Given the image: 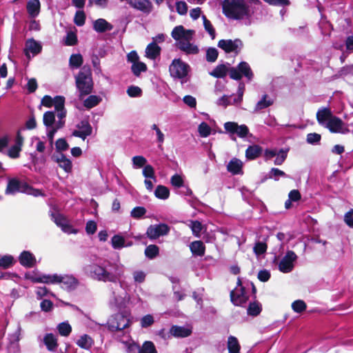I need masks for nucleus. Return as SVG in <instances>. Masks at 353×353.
Returning <instances> with one entry per match:
<instances>
[{
  "mask_svg": "<svg viewBox=\"0 0 353 353\" xmlns=\"http://www.w3.org/2000/svg\"><path fill=\"white\" fill-rule=\"evenodd\" d=\"M154 323V319L152 315L146 314L140 319V325L143 328H146L151 326Z\"/></svg>",
  "mask_w": 353,
  "mask_h": 353,
  "instance_id": "nucleus-50",
  "label": "nucleus"
},
{
  "mask_svg": "<svg viewBox=\"0 0 353 353\" xmlns=\"http://www.w3.org/2000/svg\"><path fill=\"white\" fill-rule=\"evenodd\" d=\"M170 332L176 337H186L191 334V330L185 327L174 325L170 328Z\"/></svg>",
  "mask_w": 353,
  "mask_h": 353,
  "instance_id": "nucleus-28",
  "label": "nucleus"
},
{
  "mask_svg": "<svg viewBox=\"0 0 353 353\" xmlns=\"http://www.w3.org/2000/svg\"><path fill=\"white\" fill-rule=\"evenodd\" d=\"M93 28L96 32L103 33L112 30L113 26L104 19H98L94 22Z\"/></svg>",
  "mask_w": 353,
  "mask_h": 353,
  "instance_id": "nucleus-21",
  "label": "nucleus"
},
{
  "mask_svg": "<svg viewBox=\"0 0 353 353\" xmlns=\"http://www.w3.org/2000/svg\"><path fill=\"white\" fill-rule=\"evenodd\" d=\"M56 111H60L65 108V97L63 96H56L54 98V104Z\"/></svg>",
  "mask_w": 353,
  "mask_h": 353,
  "instance_id": "nucleus-55",
  "label": "nucleus"
},
{
  "mask_svg": "<svg viewBox=\"0 0 353 353\" xmlns=\"http://www.w3.org/2000/svg\"><path fill=\"white\" fill-rule=\"evenodd\" d=\"M325 127L332 133H342L345 134L349 132L347 127H345L344 122L336 116H333L328 122L326 123Z\"/></svg>",
  "mask_w": 353,
  "mask_h": 353,
  "instance_id": "nucleus-14",
  "label": "nucleus"
},
{
  "mask_svg": "<svg viewBox=\"0 0 353 353\" xmlns=\"http://www.w3.org/2000/svg\"><path fill=\"white\" fill-rule=\"evenodd\" d=\"M75 83L79 92V99L92 92L94 82L91 69L89 66L84 65L75 77Z\"/></svg>",
  "mask_w": 353,
  "mask_h": 353,
  "instance_id": "nucleus-3",
  "label": "nucleus"
},
{
  "mask_svg": "<svg viewBox=\"0 0 353 353\" xmlns=\"http://www.w3.org/2000/svg\"><path fill=\"white\" fill-rule=\"evenodd\" d=\"M130 316L122 313L112 316L108 321V325L112 332L125 330L131 325Z\"/></svg>",
  "mask_w": 353,
  "mask_h": 353,
  "instance_id": "nucleus-6",
  "label": "nucleus"
},
{
  "mask_svg": "<svg viewBox=\"0 0 353 353\" xmlns=\"http://www.w3.org/2000/svg\"><path fill=\"white\" fill-rule=\"evenodd\" d=\"M170 232V227L166 223L150 225L146 232L150 239H157L161 236L166 235Z\"/></svg>",
  "mask_w": 353,
  "mask_h": 353,
  "instance_id": "nucleus-12",
  "label": "nucleus"
},
{
  "mask_svg": "<svg viewBox=\"0 0 353 353\" xmlns=\"http://www.w3.org/2000/svg\"><path fill=\"white\" fill-rule=\"evenodd\" d=\"M26 277L34 283H61L65 288H73L77 285L76 279L69 276H59L57 274L33 275L28 274Z\"/></svg>",
  "mask_w": 353,
  "mask_h": 353,
  "instance_id": "nucleus-4",
  "label": "nucleus"
},
{
  "mask_svg": "<svg viewBox=\"0 0 353 353\" xmlns=\"http://www.w3.org/2000/svg\"><path fill=\"white\" fill-rule=\"evenodd\" d=\"M230 299L232 303L237 306L243 305L248 300V295L242 286L240 278H238L236 287L230 292Z\"/></svg>",
  "mask_w": 353,
  "mask_h": 353,
  "instance_id": "nucleus-8",
  "label": "nucleus"
},
{
  "mask_svg": "<svg viewBox=\"0 0 353 353\" xmlns=\"http://www.w3.org/2000/svg\"><path fill=\"white\" fill-rule=\"evenodd\" d=\"M306 307V303L302 300H296L292 303V310L297 313L305 311Z\"/></svg>",
  "mask_w": 353,
  "mask_h": 353,
  "instance_id": "nucleus-49",
  "label": "nucleus"
},
{
  "mask_svg": "<svg viewBox=\"0 0 353 353\" xmlns=\"http://www.w3.org/2000/svg\"><path fill=\"white\" fill-rule=\"evenodd\" d=\"M333 116L330 108H323L317 111L316 120L319 124L323 125L326 121L328 122Z\"/></svg>",
  "mask_w": 353,
  "mask_h": 353,
  "instance_id": "nucleus-22",
  "label": "nucleus"
},
{
  "mask_svg": "<svg viewBox=\"0 0 353 353\" xmlns=\"http://www.w3.org/2000/svg\"><path fill=\"white\" fill-rule=\"evenodd\" d=\"M19 261L20 265H36L37 261L32 253L30 251H23L19 256Z\"/></svg>",
  "mask_w": 353,
  "mask_h": 353,
  "instance_id": "nucleus-23",
  "label": "nucleus"
},
{
  "mask_svg": "<svg viewBox=\"0 0 353 353\" xmlns=\"http://www.w3.org/2000/svg\"><path fill=\"white\" fill-rule=\"evenodd\" d=\"M112 245L114 249H119L124 246L125 239L119 234L114 235L111 239Z\"/></svg>",
  "mask_w": 353,
  "mask_h": 353,
  "instance_id": "nucleus-47",
  "label": "nucleus"
},
{
  "mask_svg": "<svg viewBox=\"0 0 353 353\" xmlns=\"http://www.w3.org/2000/svg\"><path fill=\"white\" fill-rule=\"evenodd\" d=\"M263 148L259 145H252L248 146L245 150V157L249 160H254L262 154Z\"/></svg>",
  "mask_w": 353,
  "mask_h": 353,
  "instance_id": "nucleus-24",
  "label": "nucleus"
},
{
  "mask_svg": "<svg viewBox=\"0 0 353 353\" xmlns=\"http://www.w3.org/2000/svg\"><path fill=\"white\" fill-rule=\"evenodd\" d=\"M147 210L144 207L137 206L130 212V216L135 219H139L145 214Z\"/></svg>",
  "mask_w": 353,
  "mask_h": 353,
  "instance_id": "nucleus-42",
  "label": "nucleus"
},
{
  "mask_svg": "<svg viewBox=\"0 0 353 353\" xmlns=\"http://www.w3.org/2000/svg\"><path fill=\"white\" fill-rule=\"evenodd\" d=\"M43 125L47 128H52L55 123V114L52 111H47L44 112L43 116Z\"/></svg>",
  "mask_w": 353,
  "mask_h": 353,
  "instance_id": "nucleus-34",
  "label": "nucleus"
},
{
  "mask_svg": "<svg viewBox=\"0 0 353 353\" xmlns=\"http://www.w3.org/2000/svg\"><path fill=\"white\" fill-rule=\"evenodd\" d=\"M17 192H21L34 196H42V191L35 189L27 182L19 180L17 178H11L8 180L5 190L6 194H15Z\"/></svg>",
  "mask_w": 353,
  "mask_h": 353,
  "instance_id": "nucleus-5",
  "label": "nucleus"
},
{
  "mask_svg": "<svg viewBox=\"0 0 353 353\" xmlns=\"http://www.w3.org/2000/svg\"><path fill=\"white\" fill-rule=\"evenodd\" d=\"M41 45L34 39H28L26 43L25 50L30 51L33 54H38L41 52Z\"/></svg>",
  "mask_w": 353,
  "mask_h": 353,
  "instance_id": "nucleus-29",
  "label": "nucleus"
},
{
  "mask_svg": "<svg viewBox=\"0 0 353 353\" xmlns=\"http://www.w3.org/2000/svg\"><path fill=\"white\" fill-rule=\"evenodd\" d=\"M176 10L179 14L185 15L188 12V5L185 1H177L176 3Z\"/></svg>",
  "mask_w": 353,
  "mask_h": 353,
  "instance_id": "nucleus-61",
  "label": "nucleus"
},
{
  "mask_svg": "<svg viewBox=\"0 0 353 353\" xmlns=\"http://www.w3.org/2000/svg\"><path fill=\"white\" fill-rule=\"evenodd\" d=\"M161 51V47L155 41H152L145 48V56L150 59L154 60L160 55Z\"/></svg>",
  "mask_w": 353,
  "mask_h": 353,
  "instance_id": "nucleus-19",
  "label": "nucleus"
},
{
  "mask_svg": "<svg viewBox=\"0 0 353 353\" xmlns=\"http://www.w3.org/2000/svg\"><path fill=\"white\" fill-rule=\"evenodd\" d=\"M189 68V65L180 59H175L169 67V72L174 78L183 79L188 75Z\"/></svg>",
  "mask_w": 353,
  "mask_h": 353,
  "instance_id": "nucleus-7",
  "label": "nucleus"
},
{
  "mask_svg": "<svg viewBox=\"0 0 353 353\" xmlns=\"http://www.w3.org/2000/svg\"><path fill=\"white\" fill-rule=\"evenodd\" d=\"M193 33V30H185L183 26L180 25L173 28L171 36L175 41L179 42L180 41L192 40Z\"/></svg>",
  "mask_w": 353,
  "mask_h": 353,
  "instance_id": "nucleus-15",
  "label": "nucleus"
},
{
  "mask_svg": "<svg viewBox=\"0 0 353 353\" xmlns=\"http://www.w3.org/2000/svg\"><path fill=\"white\" fill-rule=\"evenodd\" d=\"M43 342L50 351H54L57 347V338L52 334H47L44 336Z\"/></svg>",
  "mask_w": 353,
  "mask_h": 353,
  "instance_id": "nucleus-32",
  "label": "nucleus"
},
{
  "mask_svg": "<svg viewBox=\"0 0 353 353\" xmlns=\"http://www.w3.org/2000/svg\"><path fill=\"white\" fill-rule=\"evenodd\" d=\"M191 40L180 41L177 43V48L188 54H196L199 53V48L190 43Z\"/></svg>",
  "mask_w": 353,
  "mask_h": 353,
  "instance_id": "nucleus-17",
  "label": "nucleus"
},
{
  "mask_svg": "<svg viewBox=\"0 0 353 353\" xmlns=\"http://www.w3.org/2000/svg\"><path fill=\"white\" fill-rule=\"evenodd\" d=\"M159 249L156 245H150L145 250V254L149 259H154L159 254Z\"/></svg>",
  "mask_w": 353,
  "mask_h": 353,
  "instance_id": "nucleus-43",
  "label": "nucleus"
},
{
  "mask_svg": "<svg viewBox=\"0 0 353 353\" xmlns=\"http://www.w3.org/2000/svg\"><path fill=\"white\" fill-rule=\"evenodd\" d=\"M198 130L202 137H207L211 133V128L205 122H202L199 125Z\"/></svg>",
  "mask_w": 353,
  "mask_h": 353,
  "instance_id": "nucleus-53",
  "label": "nucleus"
},
{
  "mask_svg": "<svg viewBox=\"0 0 353 353\" xmlns=\"http://www.w3.org/2000/svg\"><path fill=\"white\" fill-rule=\"evenodd\" d=\"M261 311V306L257 302L251 303L248 308V313L252 316L258 315Z\"/></svg>",
  "mask_w": 353,
  "mask_h": 353,
  "instance_id": "nucleus-51",
  "label": "nucleus"
},
{
  "mask_svg": "<svg viewBox=\"0 0 353 353\" xmlns=\"http://www.w3.org/2000/svg\"><path fill=\"white\" fill-rule=\"evenodd\" d=\"M76 127L77 130L72 132V136L81 138L83 140H85L87 137L92 133V127L87 119L81 121L77 124Z\"/></svg>",
  "mask_w": 353,
  "mask_h": 353,
  "instance_id": "nucleus-13",
  "label": "nucleus"
},
{
  "mask_svg": "<svg viewBox=\"0 0 353 353\" xmlns=\"http://www.w3.org/2000/svg\"><path fill=\"white\" fill-rule=\"evenodd\" d=\"M40 8L41 4L39 0H30L27 3L26 8L28 13L32 18L39 15Z\"/></svg>",
  "mask_w": 353,
  "mask_h": 353,
  "instance_id": "nucleus-25",
  "label": "nucleus"
},
{
  "mask_svg": "<svg viewBox=\"0 0 353 353\" xmlns=\"http://www.w3.org/2000/svg\"><path fill=\"white\" fill-rule=\"evenodd\" d=\"M83 59L81 54H72L69 59V64L72 68H79L83 64Z\"/></svg>",
  "mask_w": 353,
  "mask_h": 353,
  "instance_id": "nucleus-37",
  "label": "nucleus"
},
{
  "mask_svg": "<svg viewBox=\"0 0 353 353\" xmlns=\"http://www.w3.org/2000/svg\"><path fill=\"white\" fill-rule=\"evenodd\" d=\"M227 170L233 175L243 174V163L236 158L230 160L227 165Z\"/></svg>",
  "mask_w": 353,
  "mask_h": 353,
  "instance_id": "nucleus-20",
  "label": "nucleus"
},
{
  "mask_svg": "<svg viewBox=\"0 0 353 353\" xmlns=\"http://www.w3.org/2000/svg\"><path fill=\"white\" fill-rule=\"evenodd\" d=\"M190 228L192 232V234L196 236H200V233L202 230L203 226L200 221L196 220L191 221Z\"/></svg>",
  "mask_w": 353,
  "mask_h": 353,
  "instance_id": "nucleus-52",
  "label": "nucleus"
},
{
  "mask_svg": "<svg viewBox=\"0 0 353 353\" xmlns=\"http://www.w3.org/2000/svg\"><path fill=\"white\" fill-rule=\"evenodd\" d=\"M190 249L194 255L201 256L205 254V247L201 241H194L190 243Z\"/></svg>",
  "mask_w": 353,
  "mask_h": 353,
  "instance_id": "nucleus-27",
  "label": "nucleus"
},
{
  "mask_svg": "<svg viewBox=\"0 0 353 353\" xmlns=\"http://www.w3.org/2000/svg\"><path fill=\"white\" fill-rule=\"evenodd\" d=\"M101 98L96 95H90L84 101H83V105L88 108H92L97 105L100 101Z\"/></svg>",
  "mask_w": 353,
  "mask_h": 353,
  "instance_id": "nucleus-38",
  "label": "nucleus"
},
{
  "mask_svg": "<svg viewBox=\"0 0 353 353\" xmlns=\"http://www.w3.org/2000/svg\"><path fill=\"white\" fill-rule=\"evenodd\" d=\"M77 41V36L74 32L72 31L68 32L65 40V45L72 46L76 45Z\"/></svg>",
  "mask_w": 353,
  "mask_h": 353,
  "instance_id": "nucleus-54",
  "label": "nucleus"
},
{
  "mask_svg": "<svg viewBox=\"0 0 353 353\" xmlns=\"http://www.w3.org/2000/svg\"><path fill=\"white\" fill-rule=\"evenodd\" d=\"M139 353H157V352L152 342L145 341L139 349Z\"/></svg>",
  "mask_w": 353,
  "mask_h": 353,
  "instance_id": "nucleus-41",
  "label": "nucleus"
},
{
  "mask_svg": "<svg viewBox=\"0 0 353 353\" xmlns=\"http://www.w3.org/2000/svg\"><path fill=\"white\" fill-rule=\"evenodd\" d=\"M54 161L57 162L59 166L66 172H70L72 171V162L70 159H67L65 155L63 153H60L59 157H57Z\"/></svg>",
  "mask_w": 353,
  "mask_h": 353,
  "instance_id": "nucleus-26",
  "label": "nucleus"
},
{
  "mask_svg": "<svg viewBox=\"0 0 353 353\" xmlns=\"http://www.w3.org/2000/svg\"><path fill=\"white\" fill-rule=\"evenodd\" d=\"M74 22L77 26H82L85 22V14L83 11H77L75 14Z\"/></svg>",
  "mask_w": 353,
  "mask_h": 353,
  "instance_id": "nucleus-57",
  "label": "nucleus"
},
{
  "mask_svg": "<svg viewBox=\"0 0 353 353\" xmlns=\"http://www.w3.org/2000/svg\"><path fill=\"white\" fill-rule=\"evenodd\" d=\"M344 221L350 228H353V209L345 214Z\"/></svg>",
  "mask_w": 353,
  "mask_h": 353,
  "instance_id": "nucleus-64",
  "label": "nucleus"
},
{
  "mask_svg": "<svg viewBox=\"0 0 353 353\" xmlns=\"http://www.w3.org/2000/svg\"><path fill=\"white\" fill-rule=\"evenodd\" d=\"M268 249V245L265 242L258 241L256 242L253 248L254 252L260 256L266 252Z\"/></svg>",
  "mask_w": 353,
  "mask_h": 353,
  "instance_id": "nucleus-46",
  "label": "nucleus"
},
{
  "mask_svg": "<svg viewBox=\"0 0 353 353\" xmlns=\"http://www.w3.org/2000/svg\"><path fill=\"white\" fill-rule=\"evenodd\" d=\"M228 72L229 73L230 78L236 81L241 80L243 76L248 80H252L254 77L250 65L245 61H241L236 67L231 68H228L223 63L219 64L209 74L214 78L223 79L225 77Z\"/></svg>",
  "mask_w": 353,
  "mask_h": 353,
  "instance_id": "nucleus-1",
  "label": "nucleus"
},
{
  "mask_svg": "<svg viewBox=\"0 0 353 353\" xmlns=\"http://www.w3.org/2000/svg\"><path fill=\"white\" fill-rule=\"evenodd\" d=\"M274 103V100L268 94H264L262 99L257 102L255 106V110L259 111L271 106Z\"/></svg>",
  "mask_w": 353,
  "mask_h": 353,
  "instance_id": "nucleus-30",
  "label": "nucleus"
},
{
  "mask_svg": "<svg viewBox=\"0 0 353 353\" xmlns=\"http://www.w3.org/2000/svg\"><path fill=\"white\" fill-rule=\"evenodd\" d=\"M249 133V129L247 125H237L236 127V132L235 134H236L239 137L241 138H245L247 137V135Z\"/></svg>",
  "mask_w": 353,
  "mask_h": 353,
  "instance_id": "nucleus-62",
  "label": "nucleus"
},
{
  "mask_svg": "<svg viewBox=\"0 0 353 353\" xmlns=\"http://www.w3.org/2000/svg\"><path fill=\"white\" fill-rule=\"evenodd\" d=\"M229 353H239L240 345L236 337L230 336L228 340Z\"/></svg>",
  "mask_w": 353,
  "mask_h": 353,
  "instance_id": "nucleus-35",
  "label": "nucleus"
},
{
  "mask_svg": "<svg viewBox=\"0 0 353 353\" xmlns=\"http://www.w3.org/2000/svg\"><path fill=\"white\" fill-rule=\"evenodd\" d=\"M222 11L228 19L240 20L250 16V9L245 0H223Z\"/></svg>",
  "mask_w": 353,
  "mask_h": 353,
  "instance_id": "nucleus-2",
  "label": "nucleus"
},
{
  "mask_svg": "<svg viewBox=\"0 0 353 353\" xmlns=\"http://www.w3.org/2000/svg\"><path fill=\"white\" fill-rule=\"evenodd\" d=\"M56 150L58 152L65 151L68 149L69 145L66 140L63 138L58 139L55 143Z\"/></svg>",
  "mask_w": 353,
  "mask_h": 353,
  "instance_id": "nucleus-56",
  "label": "nucleus"
},
{
  "mask_svg": "<svg viewBox=\"0 0 353 353\" xmlns=\"http://www.w3.org/2000/svg\"><path fill=\"white\" fill-rule=\"evenodd\" d=\"M154 195L158 199L165 200L169 197L170 190L167 187L159 185L156 188Z\"/></svg>",
  "mask_w": 353,
  "mask_h": 353,
  "instance_id": "nucleus-33",
  "label": "nucleus"
},
{
  "mask_svg": "<svg viewBox=\"0 0 353 353\" xmlns=\"http://www.w3.org/2000/svg\"><path fill=\"white\" fill-rule=\"evenodd\" d=\"M57 329L59 334L63 336H68L72 331L70 325L66 322L59 323L57 326Z\"/></svg>",
  "mask_w": 353,
  "mask_h": 353,
  "instance_id": "nucleus-45",
  "label": "nucleus"
},
{
  "mask_svg": "<svg viewBox=\"0 0 353 353\" xmlns=\"http://www.w3.org/2000/svg\"><path fill=\"white\" fill-rule=\"evenodd\" d=\"M88 268L87 272H89L90 276L94 279L112 281L115 279V276L105 269L103 266H88Z\"/></svg>",
  "mask_w": 353,
  "mask_h": 353,
  "instance_id": "nucleus-9",
  "label": "nucleus"
},
{
  "mask_svg": "<svg viewBox=\"0 0 353 353\" xmlns=\"http://www.w3.org/2000/svg\"><path fill=\"white\" fill-rule=\"evenodd\" d=\"M148 68L145 63L143 62H137L136 63H133L131 66V70L132 73L136 77H139L141 72H145Z\"/></svg>",
  "mask_w": 353,
  "mask_h": 353,
  "instance_id": "nucleus-39",
  "label": "nucleus"
},
{
  "mask_svg": "<svg viewBox=\"0 0 353 353\" xmlns=\"http://www.w3.org/2000/svg\"><path fill=\"white\" fill-rule=\"evenodd\" d=\"M93 343L92 339L88 334L81 336L77 341V345L85 350L90 349L93 345Z\"/></svg>",
  "mask_w": 353,
  "mask_h": 353,
  "instance_id": "nucleus-31",
  "label": "nucleus"
},
{
  "mask_svg": "<svg viewBox=\"0 0 353 353\" xmlns=\"http://www.w3.org/2000/svg\"><path fill=\"white\" fill-rule=\"evenodd\" d=\"M321 139V134L314 132L309 133L307 135L306 141L308 143L314 145L320 142Z\"/></svg>",
  "mask_w": 353,
  "mask_h": 353,
  "instance_id": "nucleus-59",
  "label": "nucleus"
},
{
  "mask_svg": "<svg viewBox=\"0 0 353 353\" xmlns=\"http://www.w3.org/2000/svg\"><path fill=\"white\" fill-rule=\"evenodd\" d=\"M219 56V52L215 48H209L206 50V61L210 63H214L216 61Z\"/></svg>",
  "mask_w": 353,
  "mask_h": 353,
  "instance_id": "nucleus-44",
  "label": "nucleus"
},
{
  "mask_svg": "<svg viewBox=\"0 0 353 353\" xmlns=\"http://www.w3.org/2000/svg\"><path fill=\"white\" fill-rule=\"evenodd\" d=\"M142 91L138 86L131 85L128 87L127 93L130 97H137L141 95Z\"/></svg>",
  "mask_w": 353,
  "mask_h": 353,
  "instance_id": "nucleus-63",
  "label": "nucleus"
},
{
  "mask_svg": "<svg viewBox=\"0 0 353 353\" xmlns=\"http://www.w3.org/2000/svg\"><path fill=\"white\" fill-rule=\"evenodd\" d=\"M217 46L226 53L234 52L238 54L243 44L240 39H235L234 40L221 39L219 41Z\"/></svg>",
  "mask_w": 353,
  "mask_h": 353,
  "instance_id": "nucleus-11",
  "label": "nucleus"
},
{
  "mask_svg": "<svg viewBox=\"0 0 353 353\" xmlns=\"http://www.w3.org/2000/svg\"><path fill=\"white\" fill-rule=\"evenodd\" d=\"M170 183L173 186L179 188L183 185L184 181L181 175L175 174L171 177Z\"/></svg>",
  "mask_w": 353,
  "mask_h": 353,
  "instance_id": "nucleus-60",
  "label": "nucleus"
},
{
  "mask_svg": "<svg viewBox=\"0 0 353 353\" xmlns=\"http://www.w3.org/2000/svg\"><path fill=\"white\" fill-rule=\"evenodd\" d=\"M298 256L296 253L292 250H288L281 260L279 261V256L273 254L272 263L273 265H293Z\"/></svg>",
  "mask_w": 353,
  "mask_h": 353,
  "instance_id": "nucleus-16",
  "label": "nucleus"
},
{
  "mask_svg": "<svg viewBox=\"0 0 353 353\" xmlns=\"http://www.w3.org/2000/svg\"><path fill=\"white\" fill-rule=\"evenodd\" d=\"M130 5L145 13H149L152 8V3L149 0H132Z\"/></svg>",
  "mask_w": 353,
  "mask_h": 353,
  "instance_id": "nucleus-18",
  "label": "nucleus"
},
{
  "mask_svg": "<svg viewBox=\"0 0 353 353\" xmlns=\"http://www.w3.org/2000/svg\"><path fill=\"white\" fill-rule=\"evenodd\" d=\"M143 175L145 178L153 179L156 181V176L154 174V170L151 165H146L143 169Z\"/></svg>",
  "mask_w": 353,
  "mask_h": 353,
  "instance_id": "nucleus-58",
  "label": "nucleus"
},
{
  "mask_svg": "<svg viewBox=\"0 0 353 353\" xmlns=\"http://www.w3.org/2000/svg\"><path fill=\"white\" fill-rule=\"evenodd\" d=\"M288 150H284L283 149H281L277 152V154L276 155V159L274 160L275 165H281L283 164L288 157Z\"/></svg>",
  "mask_w": 353,
  "mask_h": 353,
  "instance_id": "nucleus-48",
  "label": "nucleus"
},
{
  "mask_svg": "<svg viewBox=\"0 0 353 353\" xmlns=\"http://www.w3.org/2000/svg\"><path fill=\"white\" fill-rule=\"evenodd\" d=\"M202 19L203 21V26L205 30L209 33L211 38L214 39L216 36V32L215 30L211 23L210 21L207 19V17L205 15L202 16Z\"/></svg>",
  "mask_w": 353,
  "mask_h": 353,
  "instance_id": "nucleus-40",
  "label": "nucleus"
},
{
  "mask_svg": "<svg viewBox=\"0 0 353 353\" xmlns=\"http://www.w3.org/2000/svg\"><path fill=\"white\" fill-rule=\"evenodd\" d=\"M280 177H288V175L285 172L279 170V168H272L266 176V179H272L277 181L279 180Z\"/></svg>",
  "mask_w": 353,
  "mask_h": 353,
  "instance_id": "nucleus-36",
  "label": "nucleus"
},
{
  "mask_svg": "<svg viewBox=\"0 0 353 353\" xmlns=\"http://www.w3.org/2000/svg\"><path fill=\"white\" fill-rule=\"evenodd\" d=\"M114 303L117 307L125 306L130 301V296L121 284H115L112 291Z\"/></svg>",
  "mask_w": 353,
  "mask_h": 353,
  "instance_id": "nucleus-10",
  "label": "nucleus"
}]
</instances>
